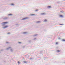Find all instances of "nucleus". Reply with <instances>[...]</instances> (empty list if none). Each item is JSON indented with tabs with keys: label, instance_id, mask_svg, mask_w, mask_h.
<instances>
[{
	"label": "nucleus",
	"instance_id": "obj_1",
	"mask_svg": "<svg viewBox=\"0 0 65 65\" xmlns=\"http://www.w3.org/2000/svg\"><path fill=\"white\" fill-rule=\"evenodd\" d=\"M8 23V22H5L2 23L1 24L2 26V27H2L3 28L5 29V28H6L8 27V26L7 25H6L5 26V24H7Z\"/></svg>",
	"mask_w": 65,
	"mask_h": 65
},
{
	"label": "nucleus",
	"instance_id": "obj_2",
	"mask_svg": "<svg viewBox=\"0 0 65 65\" xmlns=\"http://www.w3.org/2000/svg\"><path fill=\"white\" fill-rule=\"evenodd\" d=\"M28 19V18L26 17V18H25L22 19V20H25L26 19Z\"/></svg>",
	"mask_w": 65,
	"mask_h": 65
},
{
	"label": "nucleus",
	"instance_id": "obj_3",
	"mask_svg": "<svg viewBox=\"0 0 65 65\" xmlns=\"http://www.w3.org/2000/svg\"><path fill=\"white\" fill-rule=\"evenodd\" d=\"M11 48V47H8L6 49V50H8L9 49H10Z\"/></svg>",
	"mask_w": 65,
	"mask_h": 65
},
{
	"label": "nucleus",
	"instance_id": "obj_4",
	"mask_svg": "<svg viewBox=\"0 0 65 65\" xmlns=\"http://www.w3.org/2000/svg\"><path fill=\"white\" fill-rule=\"evenodd\" d=\"M29 16H33L34 15H35V14H32L29 15Z\"/></svg>",
	"mask_w": 65,
	"mask_h": 65
},
{
	"label": "nucleus",
	"instance_id": "obj_5",
	"mask_svg": "<svg viewBox=\"0 0 65 65\" xmlns=\"http://www.w3.org/2000/svg\"><path fill=\"white\" fill-rule=\"evenodd\" d=\"M46 14L45 13H41V15H44V14Z\"/></svg>",
	"mask_w": 65,
	"mask_h": 65
},
{
	"label": "nucleus",
	"instance_id": "obj_6",
	"mask_svg": "<svg viewBox=\"0 0 65 65\" xmlns=\"http://www.w3.org/2000/svg\"><path fill=\"white\" fill-rule=\"evenodd\" d=\"M8 19V17H5L4 18V20H7V19Z\"/></svg>",
	"mask_w": 65,
	"mask_h": 65
},
{
	"label": "nucleus",
	"instance_id": "obj_7",
	"mask_svg": "<svg viewBox=\"0 0 65 65\" xmlns=\"http://www.w3.org/2000/svg\"><path fill=\"white\" fill-rule=\"evenodd\" d=\"M47 8H52V7H51V6H48L47 7Z\"/></svg>",
	"mask_w": 65,
	"mask_h": 65
},
{
	"label": "nucleus",
	"instance_id": "obj_8",
	"mask_svg": "<svg viewBox=\"0 0 65 65\" xmlns=\"http://www.w3.org/2000/svg\"><path fill=\"white\" fill-rule=\"evenodd\" d=\"M41 22L40 21H37L36 22V23H40Z\"/></svg>",
	"mask_w": 65,
	"mask_h": 65
},
{
	"label": "nucleus",
	"instance_id": "obj_9",
	"mask_svg": "<svg viewBox=\"0 0 65 65\" xmlns=\"http://www.w3.org/2000/svg\"><path fill=\"white\" fill-rule=\"evenodd\" d=\"M59 17H61V18H63V16L62 15H60Z\"/></svg>",
	"mask_w": 65,
	"mask_h": 65
},
{
	"label": "nucleus",
	"instance_id": "obj_10",
	"mask_svg": "<svg viewBox=\"0 0 65 65\" xmlns=\"http://www.w3.org/2000/svg\"><path fill=\"white\" fill-rule=\"evenodd\" d=\"M8 15H9V16H11V15H12V14L10 13L9 14H8Z\"/></svg>",
	"mask_w": 65,
	"mask_h": 65
},
{
	"label": "nucleus",
	"instance_id": "obj_11",
	"mask_svg": "<svg viewBox=\"0 0 65 65\" xmlns=\"http://www.w3.org/2000/svg\"><path fill=\"white\" fill-rule=\"evenodd\" d=\"M27 32H24L23 33V34H27Z\"/></svg>",
	"mask_w": 65,
	"mask_h": 65
},
{
	"label": "nucleus",
	"instance_id": "obj_12",
	"mask_svg": "<svg viewBox=\"0 0 65 65\" xmlns=\"http://www.w3.org/2000/svg\"><path fill=\"white\" fill-rule=\"evenodd\" d=\"M10 51L11 52H12L13 51V49H11L10 50Z\"/></svg>",
	"mask_w": 65,
	"mask_h": 65
},
{
	"label": "nucleus",
	"instance_id": "obj_13",
	"mask_svg": "<svg viewBox=\"0 0 65 65\" xmlns=\"http://www.w3.org/2000/svg\"><path fill=\"white\" fill-rule=\"evenodd\" d=\"M37 34H36L33 35V36H37Z\"/></svg>",
	"mask_w": 65,
	"mask_h": 65
},
{
	"label": "nucleus",
	"instance_id": "obj_14",
	"mask_svg": "<svg viewBox=\"0 0 65 65\" xmlns=\"http://www.w3.org/2000/svg\"><path fill=\"white\" fill-rule=\"evenodd\" d=\"M11 5H12V6H14V4L13 3H12V4H11Z\"/></svg>",
	"mask_w": 65,
	"mask_h": 65
},
{
	"label": "nucleus",
	"instance_id": "obj_15",
	"mask_svg": "<svg viewBox=\"0 0 65 65\" xmlns=\"http://www.w3.org/2000/svg\"><path fill=\"white\" fill-rule=\"evenodd\" d=\"M16 26H18L19 25H20L19 24H18L15 25Z\"/></svg>",
	"mask_w": 65,
	"mask_h": 65
},
{
	"label": "nucleus",
	"instance_id": "obj_16",
	"mask_svg": "<svg viewBox=\"0 0 65 65\" xmlns=\"http://www.w3.org/2000/svg\"><path fill=\"white\" fill-rule=\"evenodd\" d=\"M62 41H65V40L64 39H63L62 40Z\"/></svg>",
	"mask_w": 65,
	"mask_h": 65
},
{
	"label": "nucleus",
	"instance_id": "obj_17",
	"mask_svg": "<svg viewBox=\"0 0 65 65\" xmlns=\"http://www.w3.org/2000/svg\"><path fill=\"white\" fill-rule=\"evenodd\" d=\"M57 52H58V53H59V52H60V51L58 50L57 51Z\"/></svg>",
	"mask_w": 65,
	"mask_h": 65
},
{
	"label": "nucleus",
	"instance_id": "obj_18",
	"mask_svg": "<svg viewBox=\"0 0 65 65\" xmlns=\"http://www.w3.org/2000/svg\"><path fill=\"white\" fill-rule=\"evenodd\" d=\"M46 21H47V20L46 19H45L44 20V21L45 22H46Z\"/></svg>",
	"mask_w": 65,
	"mask_h": 65
},
{
	"label": "nucleus",
	"instance_id": "obj_19",
	"mask_svg": "<svg viewBox=\"0 0 65 65\" xmlns=\"http://www.w3.org/2000/svg\"><path fill=\"white\" fill-rule=\"evenodd\" d=\"M18 43H19V44H21V42H18Z\"/></svg>",
	"mask_w": 65,
	"mask_h": 65
},
{
	"label": "nucleus",
	"instance_id": "obj_20",
	"mask_svg": "<svg viewBox=\"0 0 65 65\" xmlns=\"http://www.w3.org/2000/svg\"><path fill=\"white\" fill-rule=\"evenodd\" d=\"M36 38H34L33 39V40H36Z\"/></svg>",
	"mask_w": 65,
	"mask_h": 65
},
{
	"label": "nucleus",
	"instance_id": "obj_21",
	"mask_svg": "<svg viewBox=\"0 0 65 65\" xmlns=\"http://www.w3.org/2000/svg\"><path fill=\"white\" fill-rule=\"evenodd\" d=\"M56 44H58V42H56Z\"/></svg>",
	"mask_w": 65,
	"mask_h": 65
},
{
	"label": "nucleus",
	"instance_id": "obj_22",
	"mask_svg": "<svg viewBox=\"0 0 65 65\" xmlns=\"http://www.w3.org/2000/svg\"><path fill=\"white\" fill-rule=\"evenodd\" d=\"M31 40H30L29 41V42H31Z\"/></svg>",
	"mask_w": 65,
	"mask_h": 65
},
{
	"label": "nucleus",
	"instance_id": "obj_23",
	"mask_svg": "<svg viewBox=\"0 0 65 65\" xmlns=\"http://www.w3.org/2000/svg\"><path fill=\"white\" fill-rule=\"evenodd\" d=\"M24 63H26L27 62H26V61H24Z\"/></svg>",
	"mask_w": 65,
	"mask_h": 65
},
{
	"label": "nucleus",
	"instance_id": "obj_24",
	"mask_svg": "<svg viewBox=\"0 0 65 65\" xmlns=\"http://www.w3.org/2000/svg\"><path fill=\"white\" fill-rule=\"evenodd\" d=\"M10 34V32H8L7 33V34Z\"/></svg>",
	"mask_w": 65,
	"mask_h": 65
},
{
	"label": "nucleus",
	"instance_id": "obj_25",
	"mask_svg": "<svg viewBox=\"0 0 65 65\" xmlns=\"http://www.w3.org/2000/svg\"><path fill=\"white\" fill-rule=\"evenodd\" d=\"M58 39H61V38H60L59 37V38H58Z\"/></svg>",
	"mask_w": 65,
	"mask_h": 65
},
{
	"label": "nucleus",
	"instance_id": "obj_26",
	"mask_svg": "<svg viewBox=\"0 0 65 65\" xmlns=\"http://www.w3.org/2000/svg\"><path fill=\"white\" fill-rule=\"evenodd\" d=\"M6 43H8V42H6Z\"/></svg>",
	"mask_w": 65,
	"mask_h": 65
},
{
	"label": "nucleus",
	"instance_id": "obj_27",
	"mask_svg": "<svg viewBox=\"0 0 65 65\" xmlns=\"http://www.w3.org/2000/svg\"><path fill=\"white\" fill-rule=\"evenodd\" d=\"M60 25H63V24H60Z\"/></svg>",
	"mask_w": 65,
	"mask_h": 65
},
{
	"label": "nucleus",
	"instance_id": "obj_28",
	"mask_svg": "<svg viewBox=\"0 0 65 65\" xmlns=\"http://www.w3.org/2000/svg\"><path fill=\"white\" fill-rule=\"evenodd\" d=\"M18 63L19 64H20V62L18 61Z\"/></svg>",
	"mask_w": 65,
	"mask_h": 65
},
{
	"label": "nucleus",
	"instance_id": "obj_29",
	"mask_svg": "<svg viewBox=\"0 0 65 65\" xmlns=\"http://www.w3.org/2000/svg\"><path fill=\"white\" fill-rule=\"evenodd\" d=\"M30 60H31V59H32V58H30Z\"/></svg>",
	"mask_w": 65,
	"mask_h": 65
},
{
	"label": "nucleus",
	"instance_id": "obj_30",
	"mask_svg": "<svg viewBox=\"0 0 65 65\" xmlns=\"http://www.w3.org/2000/svg\"><path fill=\"white\" fill-rule=\"evenodd\" d=\"M36 11H38V10H37H37H36Z\"/></svg>",
	"mask_w": 65,
	"mask_h": 65
},
{
	"label": "nucleus",
	"instance_id": "obj_31",
	"mask_svg": "<svg viewBox=\"0 0 65 65\" xmlns=\"http://www.w3.org/2000/svg\"><path fill=\"white\" fill-rule=\"evenodd\" d=\"M1 51H3V50H1Z\"/></svg>",
	"mask_w": 65,
	"mask_h": 65
},
{
	"label": "nucleus",
	"instance_id": "obj_32",
	"mask_svg": "<svg viewBox=\"0 0 65 65\" xmlns=\"http://www.w3.org/2000/svg\"><path fill=\"white\" fill-rule=\"evenodd\" d=\"M23 47V48H24V47H25V46H24V47Z\"/></svg>",
	"mask_w": 65,
	"mask_h": 65
},
{
	"label": "nucleus",
	"instance_id": "obj_33",
	"mask_svg": "<svg viewBox=\"0 0 65 65\" xmlns=\"http://www.w3.org/2000/svg\"><path fill=\"white\" fill-rule=\"evenodd\" d=\"M61 12H62V11H61Z\"/></svg>",
	"mask_w": 65,
	"mask_h": 65
},
{
	"label": "nucleus",
	"instance_id": "obj_34",
	"mask_svg": "<svg viewBox=\"0 0 65 65\" xmlns=\"http://www.w3.org/2000/svg\"><path fill=\"white\" fill-rule=\"evenodd\" d=\"M0 53H1V52H0Z\"/></svg>",
	"mask_w": 65,
	"mask_h": 65
},
{
	"label": "nucleus",
	"instance_id": "obj_35",
	"mask_svg": "<svg viewBox=\"0 0 65 65\" xmlns=\"http://www.w3.org/2000/svg\"><path fill=\"white\" fill-rule=\"evenodd\" d=\"M64 0V1H65V0Z\"/></svg>",
	"mask_w": 65,
	"mask_h": 65
}]
</instances>
